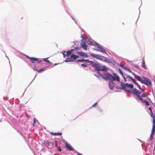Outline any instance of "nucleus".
<instances>
[{"label": "nucleus", "mask_w": 155, "mask_h": 155, "mask_svg": "<svg viewBox=\"0 0 155 155\" xmlns=\"http://www.w3.org/2000/svg\"><path fill=\"white\" fill-rule=\"evenodd\" d=\"M120 87L118 85L115 87V88L118 90H124L126 92H131L132 89L134 87V85L132 84L124 83L122 81H120Z\"/></svg>", "instance_id": "obj_1"}, {"label": "nucleus", "mask_w": 155, "mask_h": 155, "mask_svg": "<svg viewBox=\"0 0 155 155\" xmlns=\"http://www.w3.org/2000/svg\"><path fill=\"white\" fill-rule=\"evenodd\" d=\"M131 92L134 95L138 97L139 100L140 101L144 100L142 98L143 97H147L146 95L147 94V92L143 93L141 94V92L140 91L137 89L136 88L133 87L131 90Z\"/></svg>", "instance_id": "obj_2"}, {"label": "nucleus", "mask_w": 155, "mask_h": 155, "mask_svg": "<svg viewBox=\"0 0 155 155\" xmlns=\"http://www.w3.org/2000/svg\"><path fill=\"white\" fill-rule=\"evenodd\" d=\"M138 81H140L141 84L145 85L149 87H150L152 85L150 80L149 78L143 75L140 76Z\"/></svg>", "instance_id": "obj_3"}, {"label": "nucleus", "mask_w": 155, "mask_h": 155, "mask_svg": "<svg viewBox=\"0 0 155 155\" xmlns=\"http://www.w3.org/2000/svg\"><path fill=\"white\" fill-rule=\"evenodd\" d=\"M112 79L114 81H116L118 82H120V78L117 73H114L113 74L110 72H107V80L109 79Z\"/></svg>", "instance_id": "obj_4"}, {"label": "nucleus", "mask_w": 155, "mask_h": 155, "mask_svg": "<svg viewBox=\"0 0 155 155\" xmlns=\"http://www.w3.org/2000/svg\"><path fill=\"white\" fill-rule=\"evenodd\" d=\"M144 147L148 148L150 153H151L153 151V152H154L155 149V145H154L153 149V143H152L151 140H149L148 142L144 144Z\"/></svg>", "instance_id": "obj_5"}, {"label": "nucleus", "mask_w": 155, "mask_h": 155, "mask_svg": "<svg viewBox=\"0 0 155 155\" xmlns=\"http://www.w3.org/2000/svg\"><path fill=\"white\" fill-rule=\"evenodd\" d=\"M92 66L95 68L97 71H105L107 70V68L105 66H101L100 64L94 63L92 64Z\"/></svg>", "instance_id": "obj_6"}, {"label": "nucleus", "mask_w": 155, "mask_h": 155, "mask_svg": "<svg viewBox=\"0 0 155 155\" xmlns=\"http://www.w3.org/2000/svg\"><path fill=\"white\" fill-rule=\"evenodd\" d=\"M96 44L97 46V48L94 49L95 50L103 53H106L105 50L103 48L102 46L97 43H96Z\"/></svg>", "instance_id": "obj_7"}, {"label": "nucleus", "mask_w": 155, "mask_h": 155, "mask_svg": "<svg viewBox=\"0 0 155 155\" xmlns=\"http://www.w3.org/2000/svg\"><path fill=\"white\" fill-rule=\"evenodd\" d=\"M76 55L74 54H72L70 58H68L66 59L65 61L66 62H71L74 61V60H76Z\"/></svg>", "instance_id": "obj_8"}, {"label": "nucleus", "mask_w": 155, "mask_h": 155, "mask_svg": "<svg viewBox=\"0 0 155 155\" xmlns=\"http://www.w3.org/2000/svg\"><path fill=\"white\" fill-rule=\"evenodd\" d=\"M90 55L92 57L95 58L97 59H98L100 60H102L103 59L98 54H95L93 53L90 54Z\"/></svg>", "instance_id": "obj_9"}, {"label": "nucleus", "mask_w": 155, "mask_h": 155, "mask_svg": "<svg viewBox=\"0 0 155 155\" xmlns=\"http://www.w3.org/2000/svg\"><path fill=\"white\" fill-rule=\"evenodd\" d=\"M115 83L112 81H110L108 83V87L110 90H113L115 86Z\"/></svg>", "instance_id": "obj_10"}, {"label": "nucleus", "mask_w": 155, "mask_h": 155, "mask_svg": "<svg viewBox=\"0 0 155 155\" xmlns=\"http://www.w3.org/2000/svg\"><path fill=\"white\" fill-rule=\"evenodd\" d=\"M155 134V128H152L151 133L150 136L149 140H151L153 139V137Z\"/></svg>", "instance_id": "obj_11"}, {"label": "nucleus", "mask_w": 155, "mask_h": 155, "mask_svg": "<svg viewBox=\"0 0 155 155\" xmlns=\"http://www.w3.org/2000/svg\"><path fill=\"white\" fill-rule=\"evenodd\" d=\"M65 146L66 148L69 150L71 151H74V149L71 145H69L67 142L65 143Z\"/></svg>", "instance_id": "obj_12"}, {"label": "nucleus", "mask_w": 155, "mask_h": 155, "mask_svg": "<svg viewBox=\"0 0 155 155\" xmlns=\"http://www.w3.org/2000/svg\"><path fill=\"white\" fill-rule=\"evenodd\" d=\"M116 61L113 59L107 58V63H110L113 65H115L116 63Z\"/></svg>", "instance_id": "obj_13"}, {"label": "nucleus", "mask_w": 155, "mask_h": 155, "mask_svg": "<svg viewBox=\"0 0 155 155\" xmlns=\"http://www.w3.org/2000/svg\"><path fill=\"white\" fill-rule=\"evenodd\" d=\"M77 53L78 54L84 58H87L88 57V55L85 53L78 52Z\"/></svg>", "instance_id": "obj_14"}, {"label": "nucleus", "mask_w": 155, "mask_h": 155, "mask_svg": "<svg viewBox=\"0 0 155 155\" xmlns=\"http://www.w3.org/2000/svg\"><path fill=\"white\" fill-rule=\"evenodd\" d=\"M81 45L82 48L84 50H86L87 49V46L85 44V43L84 42H83L82 43H81Z\"/></svg>", "instance_id": "obj_15"}, {"label": "nucleus", "mask_w": 155, "mask_h": 155, "mask_svg": "<svg viewBox=\"0 0 155 155\" xmlns=\"http://www.w3.org/2000/svg\"><path fill=\"white\" fill-rule=\"evenodd\" d=\"M126 78H128V81H131L133 82L134 81V79L132 77L130 76L128 74L126 75Z\"/></svg>", "instance_id": "obj_16"}, {"label": "nucleus", "mask_w": 155, "mask_h": 155, "mask_svg": "<svg viewBox=\"0 0 155 155\" xmlns=\"http://www.w3.org/2000/svg\"><path fill=\"white\" fill-rule=\"evenodd\" d=\"M151 117L153 118L152 120V128H155V115L151 116Z\"/></svg>", "instance_id": "obj_17"}, {"label": "nucleus", "mask_w": 155, "mask_h": 155, "mask_svg": "<svg viewBox=\"0 0 155 155\" xmlns=\"http://www.w3.org/2000/svg\"><path fill=\"white\" fill-rule=\"evenodd\" d=\"M141 66L143 68L145 69L146 70H147V67L145 65V61L143 59L142 62L141 64Z\"/></svg>", "instance_id": "obj_18"}, {"label": "nucleus", "mask_w": 155, "mask_h": 155, "mask_svg": "<svg viewBox=\"0 0 155 155\" xmlns=\"http://www.w3.org/2000/svg\"><path fill=\"white\" fill-rule=\"evenodd\" d=\"M148 109L150 111V112H148V113L150 115V116H152L153 115H154V114L153 113L152 110V107L150 106V107H149L148 108Z\"/></svg>", "instance_id": "obj_19"}, {"label": "nucleus", "mask_w": 155, "mask_h": 155, "mask_svg": "<svg viewBox=\"0 0 155 155\" xmlns=\"http://www.w3.org/2000/svg\"><path fill=\"white\" fill-rule=\"evenodd\" d=\"M122 68L126 71H127L129 72H131V70H130V69L129 68H128L126 66H123Z\"/></svg>", "instance_id": "obj_20"}, {"label": "nucleus", "mask_w": 155, "mask_h": 155, "mask_svg": "<svg viewBox=\"0 0 155 155\" xmlns=\"http://www.w3.org/2000/svg\"><path fill=\"white\" fill-rule=\"evenodd\" d=\"M51 134L54 136H61L62 135V133H53L51 132Z\"/></svg>", "instance_id": "obj_21"}, {"label": "nucleus", "mask_w": 155, "mask_h": 155, "mask_svg": "<svg viewBox=\"0 0 155 155\" xmlns=\"http://www.w3.org/2000/svg\"><path fill=\"white\" fill-rule=\"evenodd\" d=\"M32 59H33V61H36L37 63H41L42 62V61L38 58H34Z\"/></svg>", "instance_id": "obj_22"}, {"label": "nucleus", "mask_w": 155, "mask_h": 155, "mask_svg": "<svg viewBox=\"0 0 155 155\" xmlns=\"http://www.w3.org/2000/svg\"><path fill=\"white\" fill-rule=\"evenodd\" d=\"M129 73H131L134 76V77L136 78L137 80H138V79H139V78L140 76L139 75L136 74L133 72L132 71L131 72H129Z\"/></svg>", "instance_id": "obj_23"}, {"label": "nucleus", "mask_w": 155, "mask_h": 155, "mask_svg": "<svg viewBox=\"0 0 155 155\" xmlns=\"http://www.w3.org/2000/svg\"><path fill=\"white\" fill-rule=\"evenodd\" d=\"M141 101L143 103H145L146 105L147 106H149L150 105V104L149 103L148 101L147 100H143V101Z\"/></svg>", "instance_id": "obj_24"}, {"label": "nucleus", "mask_w": 155, "mask_h": 155, "mask_svg": "<svg viewBox=\"0 0 155 155\" xmlns=\"http://www.w3.org/2000/svg\"><path fill=\"white\" fill-rule=\"evenodd\" d=\"M101 76L104 80H107V75L106 74H101Z\"/></svg>", "instance_id": "obj_25"}, {"label": "nucleus", "mask_w": 155, "mask_h": 155, "mask_svg": "<svg viewBox=\"0 0 155 155\" xmlns=\"http://www.w3.org/2000/svg\"><path fill=\"white\" fill-rule=\"evenodd\" d=\"M118 71H119V73L121 75L123 76L124 74L123 73V72L122 71V70L120 68L118 69Z\"/></svg>", "instance_id": "obj_26"}, {"label": "nucleus", "mask_w": 155, "mask_h": 155, "mask_svg": "<svg viewBox=\"0 0 155 155\" xmlns=\"http://www.w3.org/2000/svg\"><path fill=\"white\" fill-rule=\"evenodd\" d=\"M66 56H68L69 55L71 54H72L71 52L69 50L67 51L66 52Z\"/></svg>", "instance_id": "obj_27"}, {"label": "nucleus", "mask_w": 155, "mask_h": 155, "mask_svg": "<svg viewBox=\"0 0 155 155\" xmlns=\"http://www.w3.org/2000/svg\"><path fill=\"white\" fill-rule=\"evenodd\" d=\"M126 75H127L124 74V75H123V76H122L124 78V82H126L127 81V80L126 79V78H126Z\"/></svg>", "instance_id": "obj_28"}, {"label": "nucleus", "mask_w": 155, "mask_h": 155, "mask_svg": "<svg viewBox=\"0 0 155 155\" xmlns=\"http://www.w3.org/2000/svg\"><path fill=\"white\" fill-rule=\"evenodd\" d=\"M27 57L30 60H31L32 61V62H33V64L35 65V62L34 61H33V59L32 58H32V57H28V56H27Z\"/></svg>", "instance_id": "obj_29"}, {"label": "nucleus", "mask_w": 155, "mask_h": 155, "mask_svg": "<svg viewBox=\"0 0 155 155\" xmlns=\"http://www.w3.org/2000/svg\"><path fill=\"white\" fill-rule=\"evenodd\" d=\"M132 65L134 66L136 68H137L138 69H140L139 67L137 66V65L136 64H135L133 63H132Z\"/></svg>", "instance_id": "obj_30"}, {"label": "nucleus", "mask_w": 155, "mask_h": 155, "mask_svg": "<svg viewBox=\"0 0 155 155\" xmlns=\"http://www.w3.org/2000/svg\"><path fill=\"white\" fill-rule=\"evenodd\" d=\"M84 61L88 63H93V61H89L88 59H84Z\"/></svg>", "instance_id": "obj_31"}, {"label": "nucleus", "mask_w": 155, "mask_h": 155, "mask_svg": "<svg viewBox=\"0 0 155 155\" xmlns=\"http://www.w3.org/2000/svg\"><path fill=\"white\" fill-rule=\"evenodd\" d=\"M137 139L139 140V141L141 143H143L141 144V146L142 147H143V145H144V144H145L144 143V142L143 141H142L139 139Z\"/></svg>", "instance_id": "obj_32"}, {"label": "nucleus", "mask_w": 155, "mask_h": 155, "mask_svg": "<svg viewBox=\"0 0 155 155\" xmlns=\"http://www.w3.org/2000/svg\"><path fill=\"white\" fill-rule=\"evenodd\" d=\"M45 70L44 69H41L39 70H36V71H38L39 73H41L42 72L44 71Z\"/></svg>", "instance_id": "obj_33"}, {"label": "nucleus", "mask_w": 155, "mask_h": 155, "mask_svg": "<svg viewBox=\"0 0 155 155\" xmlns=\"http://www.w3.org/2000/svg\"><path fill=\"white\" fill-rule=\"evenodd\" d=\"M48 58H43V60L44 61H46L48 63H50V62L49 61V60H48L47 59H48Z\"/></svg>", "instance_id": "obj_34"}, {"label": "nucleus", "mask_w": 155, "mask_h": 155, "mask_svg": "<svg viewBox=\"0 0 155 155\" xmlns=\"http://www.w3.org/2000/svg\"><path fill=\"white\" fill-rule=\"evenodd\" d=\"M133 83L136 86H137L139 84L134 79Z\"/></svg>", "instance_id": "obj_35"}, {"label": "nucleus", "mask_w": 155, "mask_h": 155, "mask_svg": "<svg viewBox=\"0 0 155 155\" xmlns=\"http://www.w3.org/2000/svg\"><path fill=\"white\" fill-rule=\"evenodd\" d=\"M147 99L150 101V102L153 105L154 104V103H153L151 100L150 99V98L149 97H147Z\"/></svg>", "instance_id": "obj_36"}, {"label": "nucleus", "mask_w": 155, "mask_h": 155, "mask_svg": "<svg viewBox=\"0 0 155 155\" xmlns=\"http://www.w3.org/2000/svg\"><path fill=\"white\" fill-rule=\"evenodd\" d=\"M140 92H141H141H143V93H145V90L141 88L140 90Z\"/></svg>", "instance_id": "obj_37"}, {"label": "nucleus", "mask_w": 155, "mask_h": 155, "mask_svg": "<svg viewBox=\"0 0 155 155\" xmlns=\"http://www.w3.org/2000/svg\"><path fill=\"white\" fill-rule=\"evenodd\" d=\"M77 61L78 62H82L83 61H84V59H82L78 60H77Z\"/></svg>", "instance_id": "obj_38"}, {"label": "nucleus", "mask_w": 155, "mask_h": 155, "mask_svg": "<svg viewBox=\"0 0 155 155\" xmlns=\"http://www.w3.org/2000/svg\"><path fill=\"white\" fill-rule=\"evenodd\" d=\"M140 7H139V16H138V17L137 19V21H136V23H135V24H137V21L138 20V19L139 17V15H140Z\"/></svg>", "instance_id": "obj_39"}, {"label": "nucleus", "mask_w": 155, "mask_h": 155, "mask_svg": "<svg viewBox=\"0 0 155 155\" xmlns=\"http://www.w3.org/2000/svg\"><path fill=\"white\" fill-rule=\"evenodd\" d=\"M138 88L140 90L142 88L138 84L137 86Z\"/></svg>", "instance_id": "obj_40"}, {"label": "nucleus", "mask_w": 155, "mask_h": 155, "mask_svg": "<svg viewBox=\"0 0 155 155\" xmlns=\"http://www.w3.org/2000/svg\"><path fill=\"white\" fill-rule=\"evenodd\" d=\"M117 65H118L120 67V68H122L123 66H122L120 64H119V63H117Z\"/></svg>", "instance_id": "obj_41"}, {"label": "nucleus", "mask_w": 155, "mask_h": 155, "mask_svg": "<svg viewBox=\"0 0 155 155\" xmlns=\"http://www.w3.org/2000/svg\"><path fill=\"white\" fill-rule=\"evenodd\" d=\"M152 94H153V96L154 97V96H155V94L154 93V91H153V88L152 89Z\"/></svg>", "instance_id": "obj_42"}, {"label": "nucleus", "mask_w": 155, "mask_h": 155, "mask_svg": "<svg viewBox=\"0 0 155 155\" xmlns=\"http://www.w3.org/2000/svg\"><path fill=\"white\" fill-rule=\"evenodd\" d=\"M81 66H83V67H87V65L86 64H81Z\"/></svg>", "instance_id": "obj_43"}, {"label": "nucleus", "mask_w": 155, "mask_h": 155, "mask_svg": "<svg viewBox=\"0 0 155 155\" xmlns=\"http://www.w3.org/2000/svg\"><path fill=\"white\" fill-rule=\"evenodd\" d=\"M57 150L60 152H61L62 151V149L59 147H58Z\"/></svg>", "instance_id": "obj_44"}, {"label": "nucleus", "mask_w": 155, "mask_h": 155, "mask_svg": "<svg viewBox=\"0 0 155 155\" xmlns=\"http://www.w3.org/2000/svg\"><path fill=\"white\" fill-rule=\"evenodd\" d=\"M97 104V102H96L94 105H93L92 106V107H95V106H96Z\"/></svg>", "instance_id": "obj_45"}, {"label": "nucleus", "mask_w": 155, "mask_h": 155, "mask_svg": "<svg viewBox=\"0 0 155 155\" xmlns=\"http://www.w3.org/2000/svg\"><path fill=\"white\" fill-rule=\"evenodd\" d=\"M107 52H108V53H109L110 55L112 56H113V52H111V53H110V52H109L108 51V50H107Z\"/></svg>", "instance_id": "obj_46"}, {"label": "nucleus", "mask_w": 155, "mask_h": 155, "mask_svg": "<svg viewBox=\"0 0 155 155\" xmlns=\"http://www.w3.org/2000/svg\"><path fill=\"white\" fill-rule=\"evenodd\" d=\"M148 150V148L146 147H145V148L144 149V150L145 152H147V150Z\"/></svg>", "instance_id": "obj_47"}, {"label": "nucleus", "mask_w": 155, "mask_h": 155, "mask_svg": "<svg viewBox=\"0 0 155 155\" xmlns=\"http://www.w3.org/2000/svg\"><path fill=\"white\" fill-rule=\"evenodd\" d=\"M74 49H71L70 51L71 52L72 54L73 53V51H74Z\"/></svg>", "instance_id": "obj_48"}, {"label": "nucleus", "mask_w": 155, "mask_h": 155, "mask_svg": "<svg viewBox=\"0 0 155 155\" xmlns=\"http://www.w3.org/2000/svg\"><path fill=\"white\" fill-rule=\"evenodd\" d=\"M77 154L78 155H83L80 153H78V152H77Z\"/></svg>", "instance_id": "obj_49"}, {"label": "nucleus", "mask_w": 155, "mask_h": 155, "mask_svg": "<svg viewBox=\"0 0 155 155\" xmlns=\"http://www.w3.org/2000/svg\"><path fill=\"white\" fill-rule=\"evenodd\" d=\"M63 54L64 57H65L66 56H67L66 55V54H64V53H63Z\"/></svg>", "instance_id": "obj_50"}, {"label": "nucleus", "mask_w": 155, "mask_h": 155, "mask_svg": "<svg viewBox=\"0 0 155 155\" xmlns=\"http://www.w3.org/2000/svg\"><path fill=\"white\" fill-rule=\"evenodd\" d=\"M74 48L75 49H79L78 47H75Z\"/></svg>", "instance_id": "obj_51"}, {"label": "nucleus", "mask_w": 155, "mask_h": 155, "mask_svg": "<svg viewBox=\"0 0 155 155\" xmlns=\"http://www.w3.org/2000/svg\"><path fill=\"white\" fill-rule=\"evenodd\" d=\"M107 56H108V57L110 58H113L112 57H110V55H109L107 54Z\"/></svg>", "instance_id": "obj_52"}, {"label": "nucleus", "mask_w": 155, "mask_h": 155, "mask_svg": "<svg viewBox=\"0 0 155 155\" xmlns=\"http://www.w3.org/2000/svg\"><path fill=\"white\" fill-rule=\"evenodd\" d=\"M92 44H93V43H92V42L91 41V42H90V43H89V44L90 45H92Z\"/></svg>", "instance_id": "obj_53"}, {"label": "nucleus", "mask_w": 155, "mask_h": 155, "mask_svg": "<svg viewBox=\"0 0 155 155\" xmlns=\"http://www.w3.org/2000/svg\"><path fill=\"white\" fill-rule=\"evenodd\" d=\"M79 57V56L78 55H76V58H78Z\"/></svg>", "instance_id": "obj_54"}, {"label": "nucleus", "mask_w": 155, "mask_h": 155, "mask_svg": "<svg viewBox=\"0 0 155 155\" xmlns=\"http://www.w3.org/2000/svg\"><path fill=\"white\" fill-rule=\"evenodd\" d=\"M127 96L128 97H130V95H129L128 94H127Z\"/></svg>", "instance_id": "obj_55"}, {"label": "nucleus", "mask_w": 155, "mask_h": 155, "mask_svg": "<svg viewBox=\"0 0 155 155\" xmlns=\"http://www.w3.org/2000/svg\"><path fill=\"white\" fill-rule=\"evenodd\" d=\"M58 64H57V63H55L54 64V66H55L56 65H57Z\"/></svg>", "instance_id": "obj_56"}, {"label": "nucleus", "mask_w": 155, "mask_h": 155, "mask_svg": "<svg viewBox=\"0 0 155 155\" xmlns=\"http://www.w3.org/2000/svg\"><path fill=\"white\" fill-rule=\"evenodd\" d=\"M104 61H107V59H106V58H105V59H104Z\"/></svg>", "instance_id": "obj_57"}, {"label": "nucleus", "mask_w": 155, "mask_h": 155, "mask_svg": "<svg viewBox=\"0 0 155 155\" xmlns=\"http://www.w3.org/2000/svg\"><path fill=\"white\" fill-rule=\"evenodd\" d=\"M35 123V120H34V124H33V126H34V124Z\"/></svg>", "instance_id": "obj_58"}, {"label": "nucleus", "mask_w": 155, "mask_h": 155, "mask_svg": "<svg viewBox=\"0 0 155 155\" xmlns=\"http://www.w3.org/2000/svg\"><path fill=\"white\" fill-rule=\"evenodd\" d=\"M115 92H120V91H115Z\"/></svg>", "instance_id": "obj_59"}, {"label": "nucleus", "mask_w": 155, "mask_h": 155, "mask_svg": "<svg viewBox=\"0 0 155 155\" xmlns=\"http://www.w3.org/2000/svg\"><path fill=\"white\" fill-rule=\"evenodd\" d=\"M109 69L107 68V71H108Z\"/></svg>", "instance_id": "obj_60"}, {"label": "nucleus", "mask_w": 155, "mask_h": 155, "mask_svg": "<svg viewBox=\"0 0 155 155\" xmlns=\"http://www.w3.org/2000/svg\"><path fill=\"white\" fill-rule=\"evenodd\" d=\"M65 52V51H63V53H64Z\"/></svg>", "instance_id": "obj_61"}, {"label": "nucleus", "mask_w": 155, "mask_h": 155, "mask_svg": "<svg viewBox=\"0 0 155 155\" xmlns=\"http://www.w3.org/2000/svg\"><path fill=\"white\" fill-rule=\"evenodd\" d=\"M154 115H155V111L154 112Z\"/></svg>", "instance_id": "obj_62"}, {"label": "nucleus", "mask_w": 155, "mask_h": 155, "mask_svg": "<svg viewBox=\"0 0 155 155\" xmlns=\"http://www.w3.org/2000/svg\"><path fill=\"white\" fill-rule=\"evenodd\" d=\"M136 99L138 101V100H137V98H136Z\"/></svg>", "instance_id": "obj_63"}, {"label": "nucleus", "mask_w": 155, "mask_h": 155, "mask_svg": "<svg viewBox=\"0 0 155 155\" xmlns=\"http://www.w3.org/2000/svg\"><path fill=\"white\" fill-rule=\"evenodd\" d=\"M123 24H124V22H123Z\"/></svg>", "instance_id": "obj_64"}]
</instances>
